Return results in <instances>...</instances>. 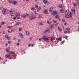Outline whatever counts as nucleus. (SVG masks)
<instances>
[{
	"instance_id": "obj_4",
	"label": "nucleus",
	"mask_w": 79,
	"mask_h": 79,
	"mask_svg": "<svg viewBox=\"0 0 79 79\" xmlns=\"http://www.w3.org/2000/svg\"><path fill=\"white\" fill-rule=\"evenodd\" d=\"M11 3L13 4V5H17V2L15 1H11Z\"/></svg>"
},
{
	"instance_id": "obj_45",
	"label": "nucleus",
	"mask_w": 79,
	"mask_h": 79,
	"mask_svg": "<svg viewBox=\"0 0 79 79\" xmlns=\"http://www.w3.org/2000/svg\"><path fill=\"white\" fill-rule=\"evenodd\" d=\"M11 1H10V0H8V2H9V3H11Z\"/></svg>"
},
{
	"instance_id": "obj_24",
	"label": "nucleus",
	"mask_w": 79,
	"mask_h": 79,
	"mask_svg": "<svg viewBox=\"0 0 79 79\" xmlns=\"http://www.w3.org/2000/svg\"><path fill=\"white\" fill-rule=\"evenodd\" d=\"M10 13H11L12 15H14L15 14V12L13 11L12 10H11L10 12Z\"/></svg>"
},
{
	"instance_id": "obj_28",
	"label": "nucleus",
	"mask_w": 79,
	"mask_h": 79,
	"mask_svg": "<svg viewBox=\"0 0 79 79\" xmlns=\"http://www.w3.org/2000/svg\"><path fill=\"white\" fill-rule=\"evenodd\" d=\"M76 4L75 3H73V6H74V7H76Z\"/></svg>"
},
{
	"instance_id": "obj_46",
	"label": "nucleus",
	"mask_w": 79,
	"mask_h": 79,
	"mask_svg": "<svg viewBox=\"0 0 79 79\" xmlns=\"http://www.w3.org/2000/svg\"><path fill=\"white\" fill-rule=\"evenodd\" d=\"M17 16H20V13H18V14H17Z\"/></svg>"
},
{
	"instance_id": "obj_61",
	"label": "nucleus",
	"mask_w": 79,
	"mask_h": 79,
	"mask_svg": "<svg viewBox=\"0 0 79 79\" xmlns=\"http://www.w3.org/2000/svg\"><path fill=\"white\" fill-rule=\"evenodd\" d=\"M5 33H6V32H5V31L3 32V34H5Z\"/></svg>"
},
{
	"instance_id": "obj_19",
	"label": "nucleus",
	"mask_w": 79,
	"mask_h": 79,
	"mask_svg": "<svg viewBox=\"0 0 79 79\" xmlns=\"http://www.w3.org/2000/svg\"><path fill=\"white\" fill-rule=\"evenodd\" d=\"M69 18H72V14L71 13V12H70L69 14Z\"/></svg>"
},
{
	"instance_id": "obj_27",
	"label": "nucleus",
	"mask_w": 79,
	"mask_h": 79,
	"mask_svg": "<svg viewBox=\"0 0 79 79\" xmlns=\"http://www.w3.org/2000/svg\"><path fill=\"white\" fill-rule=\"evenodd\" d=\"M16 55H15V54H13V58H14V59H15V58H16Z\"/></svg>"
},
{
	"instance_id": "obj_18",
	"label": "nucleus",
	"mask_w": 79,
	"mask_h": 79,
	"mask_svg": "<svg viewBox=\"0 0 79 79\" xmlns=\"http://www.w3.org/2000/svg\"><path fill=\"white\" fill-rule=\"evenodd\" d=\"M55 40V38H54V37H52L51 38V41H53V40Z\"/></svg>"
},
{
	"instance_id": "obj_63",
	"label": "nucleus",
	"mask_w": 79,
	"mask_h": 79,
	"mask_svg": "<svg viewBox=\"0 0 79 79\" xmlns=\"http://www.w3.org/2000/svg\"><path fill=\"white\" fill-rule=\"evenodd\" d=\"M31 47H34L33 44H31Z\"/></svg>"
},
{
	"instance_id": "obj_58",
	"label": "nucleus",
	"mask_w": 79,
	"mask_h": 79,
	"mask_svg": "<svg viewBox=\"0 0 79 79\" xmlns=\"http://www.w3.org/2000/svg\"><path fill=\"white\" fill-rule=\"evenodd\" d=\"M20 41H21V40H18V42H20Z\"/></svg>"
},
{
	"instance_id": "obj_12",
	"label": "nucleus",
	"mask_w": 79,
	"mask_h": 79,
	"mask_svg": "<svg viewBox=\"0 0 79 79\" xmlns=\"http://www.w3.org/2000/svg\"><path fill=\"white\" fill-rule=\"evenodd\" d=\"M7 52H8V53H9V54H15V52H14L11 51Z\"/></svg>"
},
{
	"instance_id": "obj_48",
	"label": "nucleus",
	"mask_w": 79,
	"mask_h": 79,
	"mask_svg": "<svg viewBox=\"0 0 79 79\" xmlns=\"http://www.w3.org/2000/svg\"><path fill=\"white\" fill-rule=\"evenodd\" d=\"M5 24V23L4 22H2V25H3Z\"/></svg>"
},
{
	"instance_id": "obj_11",
	"label": "nucleus",
	"mask_w": 79,
	"mask_h": 79,
	"mask_svg": "<svg viewBox=\"0 0 79 79\" xmlns=\"http://www.w3.org/2000/svg\"><path fill=\"white\" fill-rule=\"evenodd\" d=\"M66 30L67 31H68V32H69V33H71V31H70V29H69V28H66Z\"/></svg>"
},
{
	"instance_id": "obj_52",
	"label": "nucleus",
	"mask_w": 79,
	"mask_h": 79,
	"mask_svg": "<svg viewBox=\"0 0 79 79\" xmlns=\"http://www.w3.org/2000/svg\"><path fill=\"white\" fill-rule=\"evenodd\" d=\"M13 40H16V38H15V37H14L13 38Z\"/></svg>"
},
{
	"instance_id": "obj_14",
	"label": "nucleus",
	"mask_w": 79,
	"mask_h": 79,
	"mask_svg": "<svg viewBox=\"0 0 79 79\" xmlns=\"http://www.w3.org/2000/svg\"><path fill=\"white\" fill-rule=\"evenodd\" d=\"M19 35L21 37H22V38H23V35L22 34V33H19Z\"/></svg>"
},
{
	"instance_id": "obj_31",
	"label": "nucleus",
	"mask_w": 79,
	"mask_h": 79,
	"mask_svg": "<svg viewBox=\"0 0 79 79\" xmlns=\"http://www.w3.org/2000/svg\"><path fill=\"white\" fill-rule=\"evenodd\" d=\"M52 21H53V22H54V23H56V22H57V21H56V20H55V19H53L52 20Z\"/></svg>"
},
{
	"instance_id": "obj_37",
	"label": "nucleus",
	"mask_w": 79,
	"mask_h": 79,
	"mask_svg": "<svg viewBox=\"0 0 79 79\" xmlns=\"http://www.w3.org/2000/svg\"><path fill=\"white\" fill-rule=\"evenodd\" d=\"M26 34L27 35H29V32L28 31L26 32Z\"/></svg>"
},
{
	"instance_id": "obj_62",
	"label": "nucleus",
	"mask_w": 79,
	"mask_h": 79,
	"mask_svg": "<svg viewBox=\"0 0 79 79\" xmlns=\"http://www.w3.org/2000/svg\"><path fill=\"white\" fill-rule=\"evenodd\" d=\"M67 24V23H64V25H66Z\"/></svg>"
},
{
	"instance_id": "obj_15",
	"label": "nucleus",
	"mask_w": 79,
	"mask_h": 79,
	"mask_svg": "<svg viewBox=\"0 0 79 79\" xmlns=\"http://www.w3.org/2000/svg\"><path fill=\"white\" fill-rule=\"evenodd\" d=\"M50 38L49 37L46 38L44 40V41H47V40H49Z\"/></svg>"
},
{
	"instance_id": "obj_10",
	"label": "nucleus",
	"mask_w": 79,
	"mask_h": 79,
	"mask_svg": "<svg viewBox=\"0 0 79 79\" xmlns=\"http://www.w3.org/2000/svg\"><path fill=\"white\" fill-rule=\"evenodd\" d=\"M5 38L6 39H7V40H10V38L8 36V35H5Z\"/></svg>"
},
{
	"instance_id": "obj_56",
	"label": "nucleus",
	"mask_w": 79,
	"mask_h": 79,
	"mask_svg": "<svg viewBox=\"0 0 79 79\" xmlns=\"http://www.w3.org/2000/svg\"><path fill=\"white\" fill-rule=\"evenodd\" d=\"M58 23H56L55 24V26H58Z\"/></svg>"
},
{
	"instance_id": "obj_47",
	"label": "nucleus",
	"mask_w": 79,
	"mask_h": 79,
	"mask_svg": "<svg viewBox=\"0 0 79 79\" xmlns=\"http://www.w3.org/2000/svg\"><path fill=\"white\" fill-rule=\"evenodd\" d=\"M29 39L30 40H32V37H30L29 38Z\"/></svg>"
},
{
	"instance_id": "obj_40",
	"label": "nucleus",
	"mask_w": 79,
	"mask_h": 79,
	"mask_svg": "<svg viewBox=\"0 0 79 79\" xmlns=\"http://www.w3.org/2000/svg\"><path fill=\"white\" fill-rule=\"evenodd\" d=\"M62 21L63 23H64L65 21V20L64 19H63L62 20Z\"/></svg>"
},
{
	"instance_id": "obj_44",
	"label": "nucleus",
	"mask_w": 79,
	"mask_h": 79,
	"mask_svg": "<svg viewBox=\"0 0 79 79\" xmlns=\"http://www.w3.org/2000/svg\"><path fill=\"white\" fill-rule=\"evenodd\" d=\"M50 27H51V29H52V28H53V26L52 25H51L50 26Z\"/></svg>"
},
{
	"instance_id": "obj_23",
	"label": "nucleus",
	"mask_w": 79,
	"mask_h": 79,
	"mask_svg": "<svg viewBox=\"0 0 79 79\" xmlns=\"http://www.w3.org/2000/svg\"><path fill=\"white\" fill-rule=\"evenodd\" d=\"M43 2L45 3H47V2H48V1L47 0H44L43 1Z\"/></svg>"
},
{
	"instance_id": "obj_50",
	"label": "nucleus",
	"mask_w": 79,
	"mask_h": 79,
	"mask_svg": "<svg viewBox=\"0 0 79 79\" xmlns=\"http://www.w3.org/2000/svg\"><path fill=\"white\" fill-rule=\"evenodd\" d=\"M65 38L66 39H68V36H65Z\"/></svg>"
},
{
	"instance_id": "obj_53",
	"label": "nucleus",
	"mask_w": 79,
	"mask_h": 79,
	"mask_svg": "<svg viewBox=\"0 0 79 79\" xmlns=\"http://www.w3.org/2000/svg\"><path fill=\"white\" fill-rule=\"evenodd\" d=\"M17 19H20V17H17Z\"/></svg>"
},
{
	"instance_id": "obj_57",
	"label": "nucleus",
	"mask_w": 79,
	"mask_h": 79,
	"mask_svg": "<svg viewBox=\"0 0 79 79\" xmlns=\"http://www.w3.org/2000/svg\"><path fill=\"white\" fill-rule=\"evenodd\" d=\"M26 1L27 2H29V0H26Z\"/></svg>"
},
{
	"instance_id": "obj_5",
	"label": "nucleus",
	"mask_w": 79,
	"mask_h": 79,
	"mask_svg": "<svg viewBox=\"0 0 79 79\" xmlns=\"http://www.w3.org/2000/svg\"><path fill=\"white\" fill-rule=\"evenodd\" d=\"M72 11L73 13L74 14L75 13V9H74V7H73L72 8Z\"/></svg>"
},
{
	"instance_id": "obj_51",
	"label": "nucleus",
	"mask_w": 79,
	"mask_h": 79,
	"mask_svg": "<svg viewBox=\"0 0 79 79\" xmlns=\"http://www.w3.org/2000/svg\"><path fill=\"white\" fill-rule=\"evenodd\" d=\"M13 19L14 20H15V19H16V17H14V18H13Z\"/></svg>"
},
{
	"instance_id": "obj_34",
	"label": "nucleus",
	"mask_w": 79,
	"mask_h": 79,
	"mask_svg": "<svg viewBox=\"0 0 79 79\" xmlns=\"http://www.w3.org/2000/svg\"><path fill=\"white\" fill-rule=\"evenodd\" d=\"M69 12V10L68 9H67L65 11V13H68Z\"/></svg>"
},
{
	"instance_id": "obj_38",
	"label": "nucleus",
	"mask_w": 79,
	"mask_h": 79,
	"mask_svg": "<svg viewBox=\"0 0 79 79\" xmlns=\"http://www.w3.org/2000/svg\"><path fill=\"white\" fill-rule=\"evenodd\" d=\"M64 32L65 33V34H68V31H64Z\"/></svg>"
},
{
	"instance_id": "obj_16",
	"label": "nucleus",
	"mask_w": 79,
	"mask_h": 79,
	"mask_svg": "<svg viewBox=\"0 0 79 79\" xmlns=\"http://www.w3.org/2000/svg\"><path fill=\"white\" fill-rule=\"evenodd\" d=\"M22 17L23 18H25L26 17V15H24V14H23L22 15H21Z\"/></svg>"
},
{
	"instance_id": "obj_39",
	"label": "nucleus",
	"mask_w": 79,
	"mask_h": 79,
	"mask_svg": "<svg viewBox=\"0 0 79 79\" xmlns=\"http://www.w3.org/2000/svg\"><path fill=\"white\" fill-rule=\"evenodd\" d=\"M35 8H38V5H35Z\"/></svg>"
},
{
	"instance_id": "obj_32",
	"label": "nucleus",
	"mask_w": 79,
	"mask_h": 79,
	"mask_svg": "<svg viewBox=\"0 0 79 79\" xmlns=\"http://www.w3.org/2000/svg\"><path fill=\"white\" fill-rule=\"evenodd\" d=\"M65 16L66 18L69 17V16L68 15H65Z\"/></svg>"
},
{
	"instance_id": "obj_49",
	"label": "nucleus",
	"mask_w": 79,
	"mask_h": 79,
	"mask_svg": "<svg viewBox=\"0 0 79 79\" xmlns=\"http://www.w3.org/2000/svg\"><path fill=\"white\" fill-rule=\"evenodd\" d=\"M39 39V40H40V41H41V40H42V39L41 38H38Z\"/></svg>"
},
{
	"instance_id": "obj_17",
	"label": "nucleus",
	"mask_w": 79,
	"mask_h": 79,
	"mask_svg": "<svg viewBox=\"0 0 79 79\" xmlns=\"http://www.w3.org/2000/svg\"><path fill=\"white\" fill-rule=\"evenodd\" d=\"M53 10V7H51L49 9V11H52V10Z\"/></svg>"
},
{
	"instance_id": "obj_43",
	"label": "nucleus",
	"mask_w": 79,
	"mask_h": 79,
	"mask_svg": "<svg viewBox=\"0 0 79 79\" xmlns=\"http://www.w3.org/2000/svg\"><path fill=\"white\" fill-rule=\"evenodd\" d=\"M8 44H11V41H9L8 42Z\"/></svg>"
},
{
	"instance_id": "obj_26",
	"label": "nucleus",
	"mask_w": 79,
	"mask_h": 79,
	"mask_svg": "<svg viewBox=\"0 0 79 79\" xmlns=\"http://www.w3.org/2000/svg\"><path fill=\"white\" fill-rule=\"evenodd\" d=\"M60 13H63L64 12V10L62 9H60Z\"/></svg>"
},
{
	"instance_id": "obj_7",
	"label": "nucleus",
	"mask_w": 79,
	"mask_h": 79,
	"mask_svg": "<svg viewBox=\"0 0 79 79\" xmlns=\"http://www.w3.org/2000/svg\"><path fill=\"white\" fill-rule=\"evenodd\" d=\"M48 12V10L46 9H44V13L45 14H48L47 13Z\"/></svg>"
},
{
	"instance_id": "obj_2",
	"label": "nucleus",
	"mask_w": 79,
	"mask_h": 79,
	"mask_svg": "<svg viewBox=\"0 0 79 79\" xmlns=\"http://www.w3.org/2000/svg\"><path fill=\"white\" fill-rule=\"evenodd\" d=\"M8 11V10L4 8L2 10V13L3 15H5V13H7Z\"/></svg>"
},
{
	"instance_id": "obj_36",
	"label": "nucleus",
	"mask_w": 79,
	"mask_h": 79,
	"mask_svg": "<svg viewBox=\"0 0 79 79\" xmlns=\"http://www.w3.org/2000/svg\"><path fill=\"white\" fill-rule=\"evenodd\" d=\"M19 31H22V28L20 27L19 28Z\"/></svg>"
},
{
	"instance_id": "obj_64",
	"label": "nucleus",
	"mask_w": 79,
	"mask_h": 79,
	"mask_svg": "<svg viewBox=\"0 0 79 79\" xmlns=\"http://www.w3.org/2000/svg\"><path fill=\"white\" fill-rule=\"evenodd\" d=\"M40 25H43V24H42V23H40Z\"/></svg>"
},
{
	"instance_id": "obj_1",
	"label": "nucleus",
	"mask_w": 79,
	"mask_h": 79,
	"mask_svg": "<svg viewBox=\"0 0 79 79\" xmlns=\"http://www.w3.org/2000/svg\"><path fill=\"white\" fill-rule=\"evenodd\" d=\"M29 19L31 20H32L34 19H35L36 18V17L35 15H31V16H29Z\"/></svg>"
},
{
	"instance_id": "obj_55",
	"label": "nucleus",
	"mask_w": 79,
	"mask_h": 79,
	"mask_svg": "<svg viewBox=\"0 0 79 79\" xmlns=\"http://www.w3.org/2000/svg\"><path fill=\"white\" fill-rule=\"evenodd\" d=\"M38 10H41V8L40 7H39L38 8Z\"/></svg>"
},
{
	"instance_id": "obj_42",
	"label": "nucleus",
	"mask_w": 79,
	"mask_h": 79,
	"mask_svg": "<svg viewBox=\"0 0 79 79\" xmlns=\"http://www.w3.org/2000/svg\"><path fill=\"white\" fill-rule=\"evenodd\" d=\"M26 16H29V14H26Z\"/></svg>"
},
{
	"instance_id": "obj_9",
	"label": "nucleus",
	"mask_w": 79,
	"mask_h": 79,
	"mask_svg": "<svg viewBox=\"0 0 79 79\" xmlns=\"http://www.w3.org/2000/svg\"><path fill=\"white\" fill-rule=\"evenodd\" d=\"M7 32L8 33H11L12 32V29L11 28H9L8 29Z\"/></svg>"
},
{
	"instance_id": "obj_8",
	"label": "nucleus",
	"mask_w": 79,
	"mask_h": 79,
	"mask_svg": "<svg viewBox=\"0 0 79 79\" xmlns=\"http://www.w3.org/2000/svg\"><path fill=\"white\" fill-rule=\"evenodd\" d=\"M45 32L46 34H48L50 32V30L48 29H46L45 30Z\"/></svg>"
},
{
	"instance_id": "obj_54",
	"label": "nucleus",
	"mask_w": 79,
	"mask_h": 79,
	"mask_svg": "<svg viewBox=\"0 0 79 79\" xmlns=\"http://www.w3.org/2000/svg\"><path fill=\"white\" fill-rule=\"evenodd\" d=\"M28 46L29 47H31V44H28Z\"/></svg>"
},
{
	"instance_id": "obj_60",
	"label": "nucleus",
	"mask_w": 79,
	"mask_h": 79,
	"mask_svg": "<svg viewBox=\"0 0 79 79\" xmlns=\"http://www.w3.org/2000/svg\"><path fill=\"white\" fill-rule=\"evenodd\" d=\"M2 7H0V10H2Z\"/></svg>"
},
{
	"instance_id": "obj_22",
	"label": "nucleus",
	"mask_w": 79,
	"mask_h": 79,
	"mask_svg": "<svg viewBox=\"0 0 79 79\" xmlns=\"http://www.w3.org/2000/svg\"><path fill=\"white\" fill-rule=\"evenodd\" d=\"M58 30H59L60 32H61V31H62V30H61V28L60 27H58Z\"/></svg>"
},
{
	"instance_id": "obj_20",
	"label": "nucleus",
	"mask_w": 79,
	"mask_h": 79,
	"mask_svg": "<svg viewBox=\"0 0 79 79\" xmlns=\"http://www.w3.org/2000/svg\"><path fill=\"white\" fill-rule=\"evenodd\" d=\"M56 40H60V41H61L62 39L60 37H59L58 39H56Z\"/></svg>"
},
{
	"instance_id": "obj_41",
	"label": "nucleus",
	"mask_w": 79,
	"mask_h": 79,
	"mask_svg": "<svg viewBox=\"0 0 79 79\" xmlns=\"http://www.w3.org/2000/svg\"><path fill=\"white\" fill-rule=\"evenodd\" d=\"M35 9V8H34V7H32V8H31V10H34Z\"/></svg>"
},
{
	"instance_id": "obj_3",
	"label": "nucleus",
	"mask_w": 79,
	"mask_h": 79,
	"mask_svg": "<svg viewBox=\"0 0 79 79\" xmlns=\"http://www.w3.org/2000/svg\"><path fill=\"white\" fill-rule=\"evenodd\" d=\"M10 56V54L7 53L6 54V55L5 56L6 59V58H9Z\"/></svg>"
},
{
	"instance_id": "obj_30",
	"label": "nucleus",
	"mask_w": 79,
	"mask_h": 79,
	"mask_svg": "<svg viewBox=\"0 0 79 79\" xmlns=\"http://www.w3.org/2000/svg\"><path fill=\"white\" fill-rule=\"evenodd\" d=\"M55 18L56 19H58V18H59V17H58V15H56L55 16Z\"/></svg>"
},
{
	"instance_id": "obj_6",
	"label": "nucleus",
	"mask_w": 79,
	"mask_h": 79,
	"mask_svg": "<svg viewBox=\"0 0 79 79\" xmlns=\"http://www.w3.org/2000/svg\"><path fill=\"white\" fill-rule=\"evenodd\" d=\"M21 24V22H17L15 23V26H18V25H19Z\"/></svg>"
},
{
	"instance_id": "obj_35",
	"label": "nucleus",
	"mask_w": 79,
	"mask_h": 79,
	"mask_svg": "<svg viewBox=\"0 0 79 79\" xmlns=\"http://www.w3.org/2000/svg\"><path fill=\"white\" fill-rule=\"evenodd\" d=\"M12 27V26H8L7 28H11Z\"/></svg>"
},
{
	"instance_id": "obj_59",
	"label": "nucleus",
	"mask_w": 79,
	"mask_h": 79,
	"mask_svg": "<svg viewBox=\"0 0 79 79\" xmlns=\"http://www.w3.org/2000/svg\"><path fill=\"white\" fill-rule=\"evenodd\" d=\"M19 45V43H17V45Z\"/></svg>"
},
{
	"instance_id": "obj_33",
	"label": "nucleus",
	"mask_w": 79,
	"mask_h": 79,
	"mask_svg": "<svg viewBox=\"0 0 79 79\" xmlns=\"http://www.w3.org/2000/svg\"><path fill=\"white\" fill-rule=\"evenodd\" d=\"M53 13H54V14H56L58 13H57V12H56V11H53Z\"/></svg>"
},
{
	"instance_id": "obj_13",
	"label": "nucleus",
	"mask_w": 79,
	"mask_h": 79,
	"mask_svg": "<svg viewBox=\"0 0 79 79\" xmlns=\"http://www.w3.org/2000/svg\"><path fill=\"white\" fill-rule=\"evenodd\" d=\"M46 38H47V36H44L42 37V39L44 40Z\"/></svg>"
},
{
	"instance_id": "obj_29",
	"label": "nucleus",
	"mask_w": 79,
	"mask_h": 79,
	"mask_svg": "<svg viewBox=\"0 0 79 79\" xmlns=\"http://www.w3.org/2000/svg\"><path fill=\"white\" fill-rule=\"evenodd\" d=\"M10 47L8 48L7 49H6V52H8V51H9L10 50Z\"/></svg>"
},
{
	"instance_id": "obj_21",
	"label": "nucleus",
	"mask_w": 79,
	"mask_h": 79,
	"mask_svg": "<svg viewBox=\"0 0 79 79\" xmlns=\"http://www.w3.org/2000/svg\"><path fill=\"white\" fill-rule=\"evenodd\" d=\"M59 7L60 8H63V5L61 4H60L59 5Z\"/></svg>"
},
{
	"instance_id": "obj_25",
	"label": "nucleus",
	"mask_w": 79,
	"mask_h": 79,
	"mask_svg": "<svg viewBox=\"0 0 79 79\" xmlns=\"http://www.w3.org/2000/svg\"><path fill=\"white\" fill-rule=\"evenodd\" d=\"M47 23L48 24H51V21H47Z\"/></svg>"
}]
</instances>
